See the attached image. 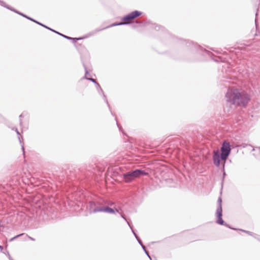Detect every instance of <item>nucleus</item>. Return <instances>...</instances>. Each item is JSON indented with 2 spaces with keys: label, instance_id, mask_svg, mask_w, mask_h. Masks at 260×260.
<instances>
[{
  "label": "nucleus",
  "instance_id": "nucleus-9",
  "mask_svg": "<svg viewBox=\"0 0 260 260\" xmlns=\"http://www.w3.org/2000/svg\"><path fill=\"white\" fill-rule=\"evenodd\" d=\"M217 222L218 224H221V225L223 224L224 221L222 220V217H218L217 218Z\"/></svg>",
  "mask_w": 260,
  "mask_h": 260
},
{
  "label": "nucleus",
  "instance_id": "nucleus-8",
  "mask_svg": "<svg viewBox=\"0 0 260 260\" xmlns=\"http://www.w3.org/2000/svg\"><path fill=\"white\" fill-rule=\"evenodd\" d=\"M104 207H97L95 208L92 212L93 213H96L98 212H104Z\"/></svg>",
  "mask_w": 260,
  "mask_h": 260
},
{
  "label": "nucleus",
  "instance_id": "nucleus-5",
  "mask_svg": "<svg viewBox=\"0 0 260 260\" xmlns=\"http://www.w3.org/2000/svg\"><path fill=\"white\" fill-rule=\"evenodd\" d=\"M216 216L217 218L222 217V208L221 204L219 205V207L217 209Z\"/></svg>",
  "mask_w": 260,
  "mask_h": 260
},
{
  "label": "nucleus",
  "instance_id": "nucleus-11",
  "mask_svg": "<svg viewBox=\"0 0 260 260\" xmlns=\"http://www.w3.org/2000/svg\"><path fill=\"white\" fill-rule=\"evenodd\" d=\"M28 238L29 239H30L31 240H32V241H34L35 240V239L34 238H31V237H30L29 236H28Z\"/></svg>",
  "mask_w": 260,
  "mask_h": 260
},
{
  "label": "nucleus",
  "instance_id": "nucleus-2",
  "mask_svg": "<svg viewBox=\"0 0 260 260\" xmlns=\"http://www.w3.org/2000/svg\"><path fill=\"white\" fill-rule=\"evenodd\" d=\"M148 173L141 170H136L123 174V180L126 183H129L141 176L147 175Z\"/></svg>",
  "mask_w": 260,
  "mask_h": 260
},
{
  "label": "nucleus",
  "instance_id": "nucleus-1",
  "mask_svg": "<svg viewBox=\"0 0 260 260\" xmlns=\"http://www.w3.org/2000/svg\"><path fill=\"white\" fill-rule=\"evenodd\" d=\"M228 101L237 106H245L250 100L249 95L239 89H231L227 93Z\"/></svg>",
  "mask_w": 260,
  "mask_h": 260
},
{
  "label": "nucleus",
  "instance_id": "nucleus-14",
  "mask_svg": "<svg viewBox=\"0 0 260 260\" xmlns=\"http://www.w3.org/2000/svg\"><path fill=\"white\" fill-rule=\"evenodd\" d=\"M3 247L2 246L0 245V249L1 250H3Z\"/></svg>",
  "mask_w": 260,
  "mask_h": 260
},
{
  "label": "nucleus",
  "instance_id": "nucleus-6",
  "mask_svg": "<svg viewBox=\"0 0 260 260\" xmlns=\"http://www.w3.org/2000/svg\"><path fill=\"white\" fill-rule=\"evenodd\" d=\"M104 212H107V213H111V214H114L115 213L114 210L112 209V208H109L108 207H104Z\"/></svg>",
  "mask_w": 260,
  "mask_h": 260
},
{
  "label": "nucleus",
  "instance_id": "nucleus-4",
  "mask_svg": "<svg viewBox=\"0 0 260 260\" xmlns=\"http://www.w3.org/2000/svg\"><path fill=\"white\" fill-rule=\"evenodd\" d=\"M231 151L230 145L229 143L224 142L221 148V158L226 160Z\"/></svg>",
  "mask_w": 260,
  "mask_h": 260
},
{
  "label": "nucleus",
  "instance_id": "nucleus-7",
  "mask_svg": "<svg viewBox=\"0 0 260 260\" xmlns=\"http://www.w3.org/2000/svg\"><path fill=\"white\" fill-rule=\"evenodd\" d=\"M253 151L254 152H255V153L253 154V155L254 156H257L260 154V147H255V148L253 149Z\"/></svg>",
  "mask_w": 260,
  "mask_h": 260
},
{
  "label": "nucleus",
  "instance_id": "nucleus-10",
  "mask_svg": "<svg viewBox=\"0 0 260 260\" xmlns=\"http://www.w3.org/2000/svg\"><path fill=\"white\" fill-rule=\"evenodd\" d=\"M22 235H23V234H20V235H17L16 236H15L14 238H16L20 236H22Z\"/></svg>",
  "mask_w": 260,
  "mask_h": 260
},
{
  "label": "nucleus",
  "instance_id": "nucleus-13",
  "mask_svg": "<svg viewBox=\"0 0 260 260\" xmlns=\"http://www.w3.org/2000/svg\"><path fill=\"white\" fill-rule=\"evenodd\" d=\"M216 161H217V165H219V160L218 159V160H216Z\"/></svg>",
  "mask_w": 260,
  "mask_h": 260
},
{
  "label": "nucleus",
  "instance_id": "nucleus-12",
  "mask_svg": "<svg viewBox=\"0 0 260 260\" xmlns=\"http://www.w3.org/2000/svg\"><path fill=\"white\" fill-rule=\"evenodd\" d=\"M216 161H217V165H219V160L218 159V160H216Z\"/></svg>",
  "mask_w": 260,
  "mask_h": 260
},
{
  "label": "nucleus",
  "instance_id": "nucleus-3",
  "mask_svg": "<svg viewBox=\"0 0 260 260\" xmlns=\"http://www.w3.org/2000/svg\"><path fill=\"white\" fill-rule=\"evenodd\" d=\"M141 14H142L141 12L138 11H135L134 12H132V13H129V14L124 16L122 18V20L123 21V22H121L119 24H117V25H122V24H124L130 23L133 21V20L135 18L140 16L141 15ZM115 25H117V24L112 25V26H115Z\"/></svg>",
  "mask_w": 260,
  "mask_h": 260
}]
</instances>
